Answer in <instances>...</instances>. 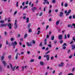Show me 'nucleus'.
I'll list each match as a JSON object with an SVG mask.
<instances>
[{
    "label": "nucleus",
    "mask_w": 75,
    "mask_h": 75,
    "mask_svg": "<svg viewBox=\"0 0 75 75\" xmlns=\"http://www.w3.org/2000/svg\"><path fill=\"white\" fill-rule=\"evenodd\" d=\"M6 25H7L8 27H9V29H11L12 27L11 26V24L10 23H9L8 24L7 23L6 24H1L0 25V27H6Z\"/></svg>",
    "instance_id": "f257e3e1"
},
{
    "label": "nucleus",
    "mask_w": 75,
    "mask_h": 75,
    "mask_svg": "<svg viewBox=\"0 0 75 75\" xmlns=\"http://www.w3.org/2000/svg\"><path fill=\"white\" fill-rule=\"evenodd\" d=\"M9 65H10L12 71H14L15 70V68H16V66H15L13 67V65H12L10 63H9Z\"/></svg>",
    "instance_id": "f03ea898"
},
{
    "label": "nucleus",
    "mask_w": 75,
    "mask_h": 75,
    "mask_svg": "<svg viewBox=\"0 0 75 75\" xmlns=\"http://www.w3.org/2000/svg\"><path fill=\"white\" fill-rule=\"evenodd\" d=\"M43 57L44 58H47V61H49L50 60V57H49V55L47 54L46 55H43Z\"/></svg>",
    "instance_id": "7ed1b4c3"
},
{
    "label": "nucleus",
    "mask_w": 75,
    "mask_h": 75,
    "mask_svg": "<svg viewBox=\"0 0 75 75\" xmlns=\"http://www.w3.org/2000/svg\"><path fill=\"white\" fill-rule=\"evenodd\" d=\"M58 38L59 40H62V35H59L58 37Z\"/></svg>",
    "instance_id": "20e7f679"
},
{
    "label": "nucleus",
    "mask_w": 75,
    "mask_h": 75,
    "mask_svg": "<svg viewBox=\"0 0 75 75\" xmlns=\"http://www.w3.org/2000/svg\"><path fill=\"white\" fill-rule=\"evenodd\" d=\"M64 62H62L60 64H59V67H63L64 66Z\"/></svg>",
    "instance_id": "39448f33"
},
{
    "label": "nucleus",
    "mask_w": 75,
    "mask_h": 75,
    "mask_svg": "<svg viewBox=\"0 0 75 75\" xmlns=\"http://www.w3.org/2000/svg\"><path fill=\"white\" fill-rule=\"evenodd\" d=\"M12 44L13 45H17V42L15 41L14 42H12Z\"/></svg>",
    "instance_id": "423d86ee"
},
{
    "label": "nucleus",
    "mask_w": 75,
    "mask_h": 75,
    "mask_svg": "<svg viewBox=\"0 0 75 75\" xmlns=\"http://www.w3.org/2000/svg\"><path fill=\"white\" fill-rule=\"evenodd\" d=\"M27 45L28 46V47H32V44L31 43L30 44L28 42L27 43Z\"/></svg>",
    "instance_id": "0eeeda50"
},
{
    "label": "nucleus",
    "mask_w": 75,
    "mask_h": 75,
    "mask_svg": "<svg viewBox=\"0 0 75 75\" xmlns=\"http://www.w3.org/2000/svg\"><path fill=\"white\" fill-rule=\"evenodd\" d=\"M37 10V8H36L35 7H33V8L32 9V10L33 11H35L36 10Z\"/></svg>",
    "instance_id": "6e6552de"
},
{
    "label": "nucleus",
    "mask_w": 75,
    "mask_h": 75,
    "mask_svg": "<svg viewBox=\"0 0 75 75\" xmlns=\"http://www.w3.org/2000/svg\"><path fill=\"white\" fill-rule=\"evenodd\" d=\"M71 13V9H69L67 13L66 14V16H68V15H69V14Z\"/></svg>",
    "instance_id": "1a4fd4ad"
},
{
    "label": "nucleus",
    "mask_w": 75,
    "mask_h": 75,
    "mask_svg": "<svg viewBox=\"0 0 75 75\" xmlns=\"http://www.w3.org/2000/svg\"><path fill=\"white\" fill-rule=\"evenodd\" d=\"M2 62L3 63V64H4V67H5L6 65H7V63H6V62H5V61L3 60L2 61Z\"/></svg>",
    "instance_id": "9d476101"
},
{
    "label": "nucleus",
    "mask_w": 75,
    "mask_h": 75,
    "mask_svg": "<svg viewBox=\"0 0 75 75\" xmlns=\"http://www.w3.org/2000/svg\"><path fill=\"white\" fill-rule=\"evenodd\" d=\"M71 47H72V50H74L75 49V45L73 44L71 45Z\"/></svg>",
    "instance_id": "9b49d317"
},
{
    "label": "nucleus",
    "mask_w": 75,
    "mask_h": 75,
    "mask_svg": "<svg viewBox=\"0 0 75 75\" xmlns=\"http://www.w3.org/2000/svg\"><path fill=\"white\" fill-rule=\"evenodd\" d=\"M44 45H47V39L45 38L44 39Z\"/></svg>",
    "instance_id": "f8f14e48"
},
{
    "label": "nucleus",
    "mask_w": 75,
    "mask_h": 75,
    "mask_svg": "<svg viewBox=\"0 0 75 75\" xmlns=\"http://www.w3.org/2000/svg\"><path fill=\"white\" fill-rule=\"evenodd\" d=\"M59 16L60 17H62L63 16V12H61L60 13Z\"/></svg>",
    "instance_id": "ddd939ff"
},
{
    "label": "nucleus",
    "mask_w": 75,
    "mask_h": 75,
    "mask_svg": "<svg viewBox=\"0 0 75 75\" xmlns=\"http://www.w3.org/2000/svg\"><path fill=\"white\" fill-rule=\"evenodd\" d=\"M14 26H15L14 27V28H15V29H16L18 27V25H17V23H14Z\"/></svg>",
    "instance_id": "4468645a"
},
{
    "label": "nucleus",
    "mask_w": 75,
    "mask_h": 75,
    "mask_svg": "<svg viewBox=\"0 0 75 75\" xmlns=\"http://www.w3.org/2000/svg\"><path fill=\"white\" fill-rule=\"evenodd\" d=\"M60 21V20H59V21H58L56 22V25H57L59 24V22Z\"/></svg>",
    "instance_id": "2eb2a0df"
},
{
    "label": "nucleus",
    "mask_w": 75,
    "mask_h": 75,
    "mask_svg": "<svg viewBox=\"0 0 75 75\" xmlns=\"http://www.w3.org/2000/svg\"><path fill=\"white\" fill-rule=\"evenodd\" d=\"M18 53H17L16 57H15V58L16 59H17V58H18Z\"/></svg>",
    "instance_id": "dca6fc26"
},
{
    "label": "nucleus",
    "mask_w": 75,
    "mask_h": 75,
    "mask_svg": "<svg viewBox=\"0 0 75 75\" xmlns=\"http://www.w3.org/2000/svg\"><path fill=\"white\" fill-rule=\"evenodd\" d=\"M30 26H31V24L30 23H29L28 25L27 28H30Z\"/></svg>",
    "instance_id": "f3484780"
},
{
    "label": "nucleus",
    "mask_w": 75,
    "mask_h": 75,
    "mask_svg": "<svg viewBox=\"0 0 75 75\" xmlns=\"http://www.w3.org/2000/svg\"><path fill=\"white\" fill-rule=\"evenodd\" d=\"M0 23H1V24H2L3 23H4V20H1L0 21Z\"/></svg>",
    "instance_id": "a211bd4d"
},
{
    "label": "nucleus",
    "mask_w": 75,
    "mask_h": 75,
    "mask_svg": "<svg viewBox=\"0 0 75 75\" xmlns=\"http://www.w3.org/2000/svg\"><path fill=\"white\" fill-rule=\"evenodd\" d=\"M40 64L41 65H44V63L42 62H41Z\"/></svg>",
    "instance_id": "6ab92c4d"
},
{
    "label": "nucleus",
    "mask_w": 75,
    "mask_h": 75,
    "mask_svg": "<svg viewBox=\"0 0 75 75\" xmlns=\"http://www.w3.org/2000/svg\"><path fill=\"white\" fill-rule=\"evenodd\" d=\"M27 7H28V6H24V7L23 8V10H24V9L27 8Z\"/></svg>",
    "instance_id": "aec40b11"
},
{
    "label": "nucleus",
    "mask_w": 75,
    "mask_h": 75,
    "mask_svg": "<svg viewBox=\"0 0 75 75\" xmlns=\"http://www.w3.org/2000/svg\"><path fill=\"white\" fill-rule=\"evenodd\" d=\"M4 57L3 56H2L1 58V60L2 61L4 60Z\"/></svg>",
    "instance_id": "412c9836"
},
{
    "label": "nucleus",
    "mask_w": 75,
    "mask_h": 75,
    "mask_svg": "<svg viewBox=\"0 0 75 75\" xmlns=\"http://www.w3.org/2000/svg\"><path fill=\"white\" fill-rule=\"evenodd\" d=\"M28 31L29 33H31L32 32V29H29Z\"/></svg>",
    "instance_id": "4be33fe9"
},
{
    "label": "nucleus",
    "mask_w": 75,
    "mask_h": 75,
    "mask_svg": "<svg viewBox=\"0 0 75 75\" xmlns=\"http://www.w3.org/2000/svg\"><path fill=\"white\" fill-rule=\"evenodd\" d=\"M51 40H54V36H53L51 38Z\"/></svg>",
    "instance_id": "5701e85b"
},
{
    "label": "nucleus",
    "mask_w": 75,
    "mask_h": 75,
    "mask_svg": "<svg viewBox=\"0 0 75 75\" xmlns=\"http://www.w3.org/2000/svg\"><path fill=\"white\" fill-rule=\"evenodd\" d=\"M59 43L60 44H62L63 43V40H60Z\"/></svg>",
    "instance_id": "b1692460"
},
{
    "label": "nucleus",
    "mask_w": 75,
    "mask_h": 75,
    "mask_svg": "<svg viewBox=\"0 0 75 75\" xmlns=\"http://www.w3.org/2000/svg\"><path fill=\"white\" fill-rule=\"evenodd\" d=\"M26 20H27L26 23H28L29 22V18H27L26 19Z\"/></svg>",
    "instance_id": "393cba45"
},
{
    "label": "nucleus",
    "mask_w": 75,
    "mask_h": 75,
    "mask_svg": "<svg viewBox=\"0 0 75 75\" xmlns=\"http://www.w3.org/2000/svg\"><path fill=\"white\" fill-rule=\"evenodd\" d=\"M42 42H40L39 44V46H40V47H42Z\"/></svg>",
    "instance_id": "a878e982"
},
{
    "label": "nucleus",
    "mask_w": 75,
    "mask_h": 75,
    "mask_svg": "<svg viewBox=\"0 0 75 75\" xmlns=\"http://www.w3.org/2000/svg\"><path fill=\"white\" fill-rule=\"evenodd\" d=\"M30 62H34V59H31L30 61Z\"/></svg>",
    "instance_id": "bb28decb"
},
{
    "label": "nucleus",
    "mask_w": 75,
    "mask_h": 75,
    "mask_svg": "<svg viewBox=\"0 0 75 75\" xmlns=\"http://www.w3.org/2000/svg\"><path fill=\"white\" fill-rule=\"evenodd\" d=\"M26 37H27V34H25L24 35V38H26Z\"/></svg>",
    "instance_id": "cd10ccee"
},
{
    "label": "nucleus",
    "mask_w": 75,
    "mask_h": 75,
    "mask_svg": "<svg viewBox=\"0 0 75 75\" xmlns=\"http://www.w3.org/2000/svg\"><path fill=\"white\" fill-rule=\"evenodd\" d=\"M64 6L65 7H67V6H68V4H65L64 5Z\"/></svg>",
    "instance_id": "c85d7f7f"
},
{
    "label": "nucleus",
    "mask_w": 75,
    "mask_h": 75,
    "mask_svg": "<svg viewBox=\"0 0 75 75\" xmlns=\"http://www.w3.org/2000/svg\"><path fill=\"white\" fill-rule=\"evenodd\" d=\"M56 1L55 0H52V3H55Z\"/></svg>",
    "instance_id": "c756f323"
},
{
    "label": "nucleus",
    "mask_w": 75,
    "mask_h": 75,
    "mask_svg": "<svg viewBox=\"0 0 75 75\" xmlns=\"http://www.w3.org/2000/svg\"><path fill=\"white\" fill-rule=\"evenodd\" d=\"M0 71H3V70H2V67L1 66H0Z\"/></svg>",
    "instance_id": "7c9ffc66"
},
{
    "label": "nucleus",
    "mask_w": 75,
    "mask_h": 75,
    "mask_svg": "<svg viewBox=\"0 0 75 75\" xmlns=\"http://www.w3.org/2000/svg\"><path fill=\"white\" fill-rule=\"evenodd\" d=\"M67 44L66 43H64L62 46H67Z\"/></svg>",
    "instance_id": "2f4dec72"
},
{
    "label": "nucleus",
    "mask_w": 75,
    "mask_h": 75,
    "mask_svg": "<svg viewBox=\"0 0 75 75\" xmlns=\"http://www.w3.org/2000/svg\"><path fill=\"white\" fill-rule=\"evenodd\" d=\"M17 11H16L14 13L13 15L14 16V15H16V14H17Z\"/></svg>",
    "instance_id": "473e14b6"
},
{
    "label": "nucleus",
    "mask_w": 75,
    "mask_h": 75,
    "mask_svg": "<svg viewBox=\"0 0 75 75\" xmlns=\"http://www.w3.org/2000/svg\"><path fill=\"white\" fill-rule=\"evenodd\" d=\"M11 41H14V38H11Z\"/></svg>",
    "instance_id": "72a5a7b5"
},
{
    "label": "nucleus",
    "mask_w": 75,
    "mask_h": 75,
    "mask_svg": "<svg viewBox=\"0 0 75 75\" xmlns=\"http://www.w3.org/2000/svg\"><path fill=\"white\" fill-rule=\"evenodd\" d=\"M57 43V40H55L54 41V44H56Z\"/></svg>",
    "instance_id": "f704fd0d"
},
{
    "label": "nucleus",
    "mask_w": 75,
    "mask_h": 75,
    "mask_svg": "<svg viewBox=\"0 0 75 75\" xmlns=\"http://www.w3.org/2000/svg\"><path fill=\"white\" fill-rule=\"evenodd\" d=\"M72 25H71V24H69L67 25V27H71V26Z\"/></svg>",
    "instance_id": "c9c22d12"
},
{
    "label": "nucleus",
    "mask_w": 75,
    "mask_h": 75,
    "mask_svg": "<svg viewBox=\"0 0 75 75\" xmlns=\"http://www.w3.org/2000/svg\"><path fill=\"white\" fill-rule=\"evenodd\" d=\"M55 13H57V12H58V9H56L55 10Z\"/></svg>",
    "instance_id": "e433bc0d"
},
{
    "label": "nucleus",
    "mask_w": 75,
    "mask_h": 75,
    "mask_svg": "<svg viewBox=\"0 0 75 75\" xmlns=\"http://www.w3.org/2000/svg\"><path fill=\"white\" fill-rule=\"evenodd\" d=\"M11 56L9 55L8 56V59H11Z\"/></svg>",
    "instance_id": "4c0bfd02"
},
{
    "label": "nucleus",
    "mask_w": 75,
    "mask_h": 75,
    "mask_svg": "<svg viewBox=\"0 0 75 75\" xmlns=\"http://www.w3.org/2000/svg\"><path fill=\"white\" fill-rule=\"evenodd\" d=\"M72 55H70L69 57V58L70 59H71V58H72Z\"/></svg>",
    "instance_id": "58836bf2"
},
{
    "label": "nucleus",
    "mask_w": 75,
    "mask_h": 75,
    "mask_svg": "<svg viewBox=\"0 0 75 75\" xmlns=\"http://www.w3.org/2000/svg\"><path fill=\"white\" fill-rule=\"evenodd\" d=\"M32 43L33 44H35V41L34 40H33L32 41Z\"/></svg>",
    "instance_id": "ea45409f"
},
{
    "label": "nucleus",
    "mask_w": 75,
    "mask_h": 75,
    "mask_svg": "<svg viewBox=\"0 0 75 75\" xmlns=\"http://www.w3.org/2000/svg\"><path fill=\"white\" fill-rule=\"evenodd\" d=\"M28 1H27L25 3V4H26V5H27V4H28Z\"/></svg>",
    "instance_id": "a19ab883"
},
{
    "label": "nucleus",
    "mask_w": 75,
    "mask_h": 75,
    "mask_svg": "<svg viewBox=\"0 0 75 75\" xmlns=\"http://www.w3.org/2000/svg\"><path fill=\"white\" fill-rule=\"evenodd\" d=\"M45 47L43 46L42 47V49L43 50H45Z\"/></svg>",
    "instance_id": "79ce46f5"
},
{
    "label": "nucleus",
    "mask_w": 75,
    "mask_h": 75,
    "mask_svg": "<svg viewBox=\"0 0 75 75\" xmlns=\"http://www.w3.org/2000/svg\"><path fill=\"white\" fill-rule=\"evenodd\" d=\"M75 67L73 68L72 70V72H74V71H75Z\"/></svg>",
    "instance_id": "37998d69"
},
{
    "label": "nucleus",
    "mask_w": 75,
    "mask_h": 75,
    "mask_svg": "<svg viewBox=\"0 0 75 75\" xmlns=\"http://www.w3.org/2000/svg\"><path fill=\"white\" fill-rule=\"evenodd\" d=\"M38 58L39 59H41V56H39L38 57Z\"/></svg>",
    "instance_id": "c03bdc74"
},
{
    "label": "nucleus",
    "mask_w": 75,
    "mask_h": 75,
    "mask_svg": "<svg viewBox=\"0 0 75 75\" xmlns=\"http://www.w3.org/2000/svg\"><path fill=\"white\" fill-rule=\"evenodd\" d=\"M70 51H71L70 50H67V52L68 54H69V52H70Z\"/></svg>",
    "instance_id": "a18cd8bd"
},
{
    "label": "nucleus",
    "mask_w": 75,
    "mask_h": 75,
    "mask_svg": "<svg viewBox=\"0 0 75 75\" xmlns=\"http://www.w3.org/2000/svg\"><path fill=\"white\" fill-rule=\"evenodd\" d=\"M64 39H66V38H67V35H66L65 34V35H64Z\"/></svg>",
    "instance_id": "49530a36"
},
{
    "label": "nucleus",
    "mask_w": 75,
    "mask_h": 75,
    "mask_svg": "<svg viewBox=\"0 0 75 75\" xmlns=\"http://www.w3.org/2000/svg\"><path fill=\"white\" fill-rule=\"evenodd\" d=\"M22 5L23 6H24V5H25V2H23L22 3Z\"/></svg>",
    "instance_id": "de8ad7c7"
},
{
    "label": "nucleus",
    "mask_w": 75,
    "mask_h": 75,
    "mask_svg": "<svg viewBox=\"0 0 75 75\" xmlns=\"http://www.w3.org/2000/svg\"><path fill=\"white\" fill-rule=\"evenodd\" d=\"M42 15V12H41L40 13V14L39 15V16H41Z\"/></svg>",
    "instance_id": "09e8293b"
},
{
    "label": "nucleus",
    "mask_w": 75,
    "mask_h": 75,
    "mask_svg": "<svg viewBox=\"0 0 75 75\" xmlns=\"http://www.w3.org/2000/svg\"><path fill=\"white\" fill-rule=\"evenodd\" d=\"M67 37H68V38H69V37H70V35H69V34H68L67 35Z\"/></svg>",
    "instance_id": "8fccbe9b"
},
{
    "label": "nucleus",
    "mask_w": 75,
    "mask_h": 75,
    "mask_svg": "<svg viewBox=\"0 0 75 75\" xmlns=\"http://www.w3.org/2000/svg\"><path fill=\"white\" fill-rule=\"evenodd\" d=\"M72 26H74V28H75V23H73L72 24Z\"/></svg>",
    "instance_id": "3c124183"
},
{
    "label": "nucleus",
    "mask_w": 75,
    "mask_h": 75,
    "mask_svg": "<svg viewBox=\"0 0 75 75\" xmlns=\"http://www.w3.org/2000/svg\"><path fill=\"white\" fill-rule=\"evenodd\" d=\"M8 41L7 40L6 41V45H8Z\"/></svg>",
    "instance_id": "603ef678"
},
{
    "label": "nucleus",
    "mask_w": 75,
    "mask_h": 75,
    "mask_svg": "<svg viewBox=\"0 0 75 75\" xmlns=\"http://www.w3.org/2000/svg\"><path fill=\"white\" fill-rule=\"evenodd\" d=\"M18 51V50L16 48V49L15 51V52H17Z\"/></svg>",
    "instance_id": "864d4df0"
},
{
    "label": "nucleus",
    "mask_w": 75,
    "mask_h": 75,
    "mask_svg": "<svg viewBox=\"0 0 75 75\" xmlns=\"http://www.w3.org/2000/svg\"><path fill=\"white\" fill-rule=\"evenodd\" d=\"M50 51H48L47 52L45 53V54H48V53H49V52H50Z\"/></svg>",
    "instance_id": "5fc2aeb1"
},
{
    "label": "nucleus",
    "mask_w": 75,
    "mask_h": 75,
    "mask_svg": "<svg viewBox=\"0 0 75 75\" xmlns=\"http://www.w3.org/2000/svg\"><path fill=\"white\" fill-rule=\"evenodd\" d=\"M19 69V67L17 66L16 67V69Z\"/></svg>",
    "instance_id": "6e6d98bb"
},
{
    "label": "nucleus",
    "mask_w": 75,
    "mask_h": 75,
    "mask_svg": "<svg viewBox=\"0 0 75 75\" xmlns=\"http://www.w3.org/2000/svg\"><path fill=\"white\" fill-rule=\"evenodd\" d=\"M74 43V41H72L70 43V44H71Z\"/></svg>",
    "instance_id": "4d7b16f0"
},
{
    "label": "nucleus",
    "mask_w": 75,
    "mask_h": 75,
    "mask_svg": "<svg viewBox=\"0 0 75 75\" xmlns=\"http://www.w3.org/2000/svg\"><path fill=\"white\" fill-rule=\"evenodd\" d=\"M73 40L74 41V42H75V36H74L73 38Z\"/></svg>",
    "instance_id": "13d9d810"
},
{
    "label": "nucleus",
    "mask_w": 75,
    "mask_h": 75,
    "mask_svg": "<svg viewBox=\"0 0 75 75\" xmlns=\"http://www.w3.org/2000/svg\"><path fill=\"white\" fill-rule=\"evenodd\" d=\"M69 19H72V16H70L69 17Z\"/></svg>",
    "instance_id": "bf43d9fd"
},
{
    "label": "nucleus",
    "mask_w": 75,
    "mask_h": 75,
    "mask_svg": "<svg viewBox=\"0 0 75 75\" xmlns=\"http://www.w3.org/2000/svg\"><path fill=\"white\" fill-rule=\"evenodd\" d=\"M73 19H75V15H73Z\"/></svg>",
    "instance_id": "052dcab7"
},
{
    "label": "nucleus",
    "mask_w": 75,
    "mask_h": 75,
    "mask_svg": "<svg viewBox=\"0 0 75 75\" xmlns=\"http://www.w3.org/2000/svg\"><path fill=\"white\" fill-rule=\"evenodd\" d=\"M40 31L39 30L38 31V33H37V34H40Z\"/></svg>",
    "instance_id": "680f3d73"
},
{
    "label": "nucleus",
    "mask_w": 75,
    "mask_h": 75,
    "mask_svg": "<svg viewBox=\"0 0 75 75\" xmlns=\"http://www.w3.org/2000/svg\"><path fill=\"white\" fill-rule=\"evenodd\" d=\"M45 3H47V4H50V3H49V2L48 1H47L45 2Z\"/></svg>",
    "instance_id": "e2e57ef3"
},
{
    "label": "nucleus",
    "mask_w": 75,
    "mask_h": 75,
    "mask_svg": "<svg viewBox=\"0 0 75 75\" xmlns=\"http://www.w3.org/2000/svg\"><path fill=\"white\" fill-rule=\"evenodd\" d=\"M46 38H49V35H47Z\"/></svg>",
    "instance_id": "0e129e2a"
},
{
    "label": "nucleus",
    "mask_w": 75,
    "mask_h": 75,
    "mask_svg": "<svg viewBox=\"0 0 75 75\" xmlns=\"http://www.w3.org/2000/svg\"><path fill=\"white\" fill-rule=\"evenodd\" d=\"M49 14H51V10L50 9L49 11Z\"/></svg>",
    "instance_id": "69168bd1"
},
{
    "label": "nucleus",
    "mask_w": 75,
    "mask_h": 75,
    "mask_svg": "<svg viewBox=\"0 0 75 75\" xmlns=\"http://www.w3.org/2000/svg\"><path fill=\"white\" fill-rule=\"evenodd\" d=\"M49 48L48 47H47L45 49V51H48V50Z\"/></svg>",
    "instance_id": "338daca9"
},
{
    "label": "nucleus",
    "mask_w": 75,
    "mask_h": 75,
    "mask_svg": "<svg viewBox=\"0 0 75 75\" xmlns=\"http://www.w3.org/2000/svg\"><path fill=\"white\" fill-rule=\"evenodd\" d=\"M68 75H74V74L72 73H70L68 74Z\"/></svg>",
    "instance_id": "774afa93"
}]
</instances>
